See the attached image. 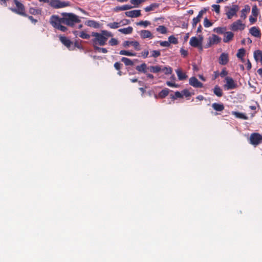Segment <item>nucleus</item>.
Instances as JSON below:
<instances>
[{
  "label": "nucleus",
  "instance_id": "0eeeda50",
  "mask_svg": "<svg viewBox=\"0 0 262 262\" xmlns=\"http://www.w3.org/2000/svg\"><path fill=\"white\" fill-rule=\"evenodd\" d=\"M48 3L52 7L56 9L66 7L70 5L69 2H62L60 0H49Z\"/></svg>",
  "mask_w": 262,
  "mask_h": 262
},
{
  "label": "nucleus",
  "instance_id": "4468645a",
  "mask_svg": "<svg viewBox=\"0 0 262 262\" xmlns=\"http://www.w3.org/2000/svg\"><path fill=\"white\" fill-rule=\"evenodd\" d=\"M229 61L228 55L224 53H222L219 58V63L221 65H226Z\"/></svg>",
  "mask_w": 262,
  "mask_h": 262
},
{
  "label": "nucleus",
  "instance_id": "bf43d9fd",
  "mask_svg": "<svg viewBox=\"0 0 262 262\" xmlns=\"http://www.w3.org/2000/svg\"><path fill=\"white\" fill-rule=\"evenodd\" d=\"M228 73L226 71V68H224L220 74V75L222 77H224L228 75Z\"/></svg>",
  "mask_w": 262,
  "mask_h": 262
},
{
  "label": "nucleus",
  "instance_id": "ddd939ff",
  "mask_svg": "<svg viewBox=\"0 0 262 262\" xmlns=\"http://www.w3.org/2000/svg\"><path fill=\"white\" fill-rule=\"evenodd\" d=\"M125 14L126 16L129 17H138L141 15V10H134L129 11H126L125 12Z\"/></svg>",
  "mask_w": 262,
  "mask_h": 262
},
{
  "label": "nucleus",
  "instance_id": "c9c22d12",
  "mask_svg": "<svg viewBox=\"0 0 262 262\" xmlns=\"http://www.w3.org/2000/svg\"><path fill=\"white\" fill-rule=\"evenodd\" d=\"M254 58L256 61H258L260 58H262V51L256 50L254 52Z\"/></svg>",
  "mask_w": 262,
  "mask_h": 262
},
{
  "label": "nucleus",
  "instance_id": "e433bc0d",
  "mask_svg": "<svg viewBox=\"0 0 262 262\" xmlns=\"http://www.w3.org/2000/svg\"><path fill=\"white\" fill-rule=\"evenodd\" d=\"M121 22H113L108 23L107 26L111 29H117L121 26Z\"/></svg>",
  "mask_w": 262,
  "mask_h": 262
},
{
  "label": "nucleus",
  "instance_id": "a211bd4d",
  "mask_svg": "<svg viewBox=\"0 0 262 262\" xmlns=\"http://www.w3.org/2000/svg\"><path fill=\"white\" fill-rule=\"evenodd\" d=\"M169 93V90L167 88H165L159 92L158 96L155 95V97L156 98H157L158 97L160 98H164L168 95Z\"/></svg>",
  "mask_w": 262,
  "mask_h": 262
},
{
  "label": "nucleus",
  "instance_id": "c756f323",
  "mask_svg": "<svg viewBox=\"0 0 262 262\" xmlns=\"http://www.w3.org/2000/svg\"><path fill=\"white\" fill-rule=\"evenodd\" d=\"M159 6V4L157 3H152L148 6H147L144 8L146 12H149L151 11L155 10L156 8H158Z\"/></svg>",
  "mask_w": 262,
  "mask_h": 262
},
{
  "label": "nucleus",
  "instance_id": "de8ad7c7",
  "mask_svg": "<svg viewBox=\"0 0 262 262\" xmlns=\"http://www.w3.org/2000/svg\"><path fill=\"white\" fill-rule=\"evenodd\" d=\"M212 23L207 18H205L204 20V26L206 28H208L212 25Z\"/></svg>",
  "mask_w": 262,
  "mask_h": 262
},
{
  "label": "nucleus",
  "instance_id": "1a4fd4ad",
  "mask_svg": "<svg viewBox=\"0 0 262 262\" xmlns=\"http://www.w3.org/2000/svg\"><path fill=\"white\" fill-rule=\"evenodd\" d=\"M225 80L226 84H224V88L225 90H230L237 88V85L232 78L226 77Z\"/></svg>",
  "mask_w": 262,
  "mask_h": 262
},
{
  "label": "nucleus",
  "instance_id": "e2e57ef3",
  "mask_svg": "<svg viewBox=\"0 0 262 262\" xmlns=\"http://www.w3.org/2000/svg\"><path fill=\"white\" fill-rule=\"evenodd\" d=\"M206 11H207V10L206 9H204L203 10H201L199 12L197 17L201 19L202 18V17H203V14L205 13L206 12Z\"/></svg>",
  "mask_w": 262,
  "mask_h": 262
},
{
  "label": "nucleus",
  "instance_id": "bb28decb",
  "mask_svg": "<svg viewBox=\"0 0 262 262\" xmlns=\"http://www.w3.org/2000/svg\"><path fill=\"white\" fill-rule=\"evenodd\" d=\"M133 7L129 5H125L122 6H117L114 8L115 11L118 12L130 9Z\"/></svg>",
  "mask_w": 262,
  "mask_h": 262
},
{
  "label": "nucleus",
  "instance_id": "6e6d98bb",
  "mask_svg": "<svg viewBox=\"0 0 262 262\" xmlns=\"http://www.w3.org/2000/svg\"><path fill=\"white\" fill-rule=\"evenodd\" d=\"M212 7V8H213L214 11L216 13L219 14L220 13V5H213Z\"/></svg>",
  "mask_w": 262,
  "mask_h": 262
},
{
  "label": "nucleus",
  "instance_id": "412c9836",
  "mask_svg": "<svg viewBox=\"0 0 262 262\" xmlns=\"http://www.w3.org/2000/svg\"><path fill=\"white\" fill-rule=\"evenodd\" d=\"M148 67H147V64L145 63H143L140 65L137 66L136 67V69L139 72H142L143 73H147V70H148Z\"/></svg>",
  "mask_w": 262,
  "mask_h": 262
},
{
  "label": "nucleus",
  "instance_id": "aec40b11",
  "mask_svg": "<svg viewBox=\"0 0 262 262\" xmlns=\"http://www.w3.org/2000/svg\"><path fill=\"white\" fill-rule=\"evenodd\" d=\"M223 38V41L224 42H228L233 39L234 37V34L232 32H226Z\"/></svg>",
  "mask_w": 262,
  "mask_h": 262
},
{
  "label": "nucleus",
  "instance_id": "6e6552de",
  "mask_svg": "<svg viewBox=\"0 0 262 262\" xmlns=\"http://www.w3.org/2000/svg\"><path fill=\"white\" fill-rule=\"evenodd\" d=\"M203 41V36L200 35L199 38H198L196 37H192L189 41L190 45L193 47H198L200 50H202L203 49V47L202 46Z\"/></svg>",
  "mask_w": 262,
  "mask_h": 262
},
{
  "label": "nucleus",
  "instance_id": "864d4df0",
  "mask_svg": "<svg viewBox=\"0 0 262 262\" xmlns=\"http://www.w3.org/2000/svg\"><path fill=\"white\" fill-rule=\"evenodd\" d=\"M182 93L183 96H185L186 97H188L191 96L190 92L187 89H185L182 91Z\"/></svg>",
  "mask_w": 262,
  "mask_h": 262
},
{
  "label": "nucleus",
  "instance_id": "dca6fc26",
  "mask_svg": "<svg viewBox=\"0 0 262 262\" xmlns=\"http://www.w3.org/2000/svg\"><path fill=\"white\" fill-rule=\"evenodd\" d=\"M140 35L141 37L143 39L147 38H152L153 37V36L150 31L146 30L141 31Z\"/></svg>",
  "mask_w": 262,
  "mask_h": 262
},
{
  "label": "nucleus",
  "instance_id": "b1692460",
  "mask_svg": "<svg viewBox=\"0 0 262 262\" xmlns=\"http://www.w3.org/2000/svg\"><path fill=\"white\" fill-rule=\"evenodd\" d=\"M213 92L214 94L219 97H221L223 95L222 89L217 85L214 86Z\"/></svg>",
  "mask_w": 262,
  "mask_h": 262
},
{
  "label": "nucleus",
  "instance_id": "f3484780",
  "mask_svg": "<svg viewBox=\"0 0 262 262\" xmlns=\"http://www.w3.org/2000/svg\"><path fill=\"white\" fill-rule=\"evenodd\" d=\"M221 41V38L215 34H213L212 37L209 38V44L214 45L220 43Z\"/></svg>",
  "mask_w": 262,
  "mask_h": 262
},
{
  "label": "nucleus",
  "instance_id": "052dcab7",
  "mask_svg": "<svg viewBox=\"0 0 262 262\" xmlns=\"http://www.w3.org/2000/svg\"><path fill=\"white\" fill-rule=\"evenodd\" d=\"M206 11H207V10L206 9H204L203 10H201L199 12L197 17L201 19L202 18V17H203V14L205 13L206 12Z\"/></svg>",
  "mask_w": 262,
  "mask_h": 262
},
{
  "label": "nucleus",
  "instance_id": "4d7b16f0",
  "mask_svg": "<svg viewBox=\"0 0 262 262\" xmlns=\"http://www.w3.org/2000/svg\"><path fill=\"white\" fill-rule=\"evenodd\" d=\"M160 45L162 47H169L170 46L168 41H160Z\"/></svg>",
  "mask_w": 262,
  "mask_h": 262
},
{
  "label": "nucleus",
  "instance_id": "f704fd0d",
  "mask_svg": "<svg viewBox=\"0 0 262 262\" xmlns=\"http://www.w3.org/2000/svg\"><path fill=\"white\" fill-rule=\"evenodd\" d=\"M119 54L122 55H126L128 56H135L136 55V53H133L126 50H121Z\"/></svg>",
  "mask_w": 262,
  "mask_h": 262
},
{
  "label": "nucleus",
  "instance_id": "39448f33",
  "mask_svg": "<svg viewBox=\"0 0 262 262\" xmlns=\"http://www.w3.org/2000/svg\"><path fill=\"white\" fill-rule=\"evenodd\" d=\"M55 19H56V16L54 15H52L50 18V23L54 28L59 30L62 32H66L67 31L68 28L61 25L62 22H58L56 21Z\"/></svg>",
  "mask_w": 262,
  "mask_h": 262
},
{
  "label": "nucleus",
  "instance_id": "5fc2aeb1",
  "mask_svg": "<svg viewBox=\"0 0 262 262\" xmlns=\"http://www.w3.org/2000/svg\"><path fill=\"white\" fill-rule=\"evenodd\" d=\"M114 66L116 70L119 71L121 68L122 64L119 62H116L114 63Z\"/></svg>",
  "mask_w": 262,
  "mask_h": 262
},
{
  "label": "nucleus",
  "instance_id": "680f3d73",
  "mask_svg": "<svg viewBox=\"0 0 262 262\" xmlns=\"http://www.w3.org/2000/svg\"><path fill=\"white\" fill-rule=\"evenodd\" d=\"M206 11H207V10L206 9H204L203 10H201L199 12L197 17L201 19L202 18V17H203V14L205 13L206 12Z\"/></svg>",
  "mask_w": 262,
  "mask_h": 262
},
{
  "label": "nucleus",
  "instance_id": "4be33fe9",
  "mask_svg": "<svg viewBox=\"0 0 262 262\" xmlns=\"http://www.w3.org/2000/svg\"><path fill=\"white\" fill-rule=\"evenodd\" d=\"M176 72L179 80H184L187 78L186 74L183 73L181 69H177L176 70Z\"/></svg>",
  "mask_w": 262,
  "mask_h": 262
},
{
  "label": "nucleus",
  "instance_id": "7ed1b4c3",
  "mask_svg": "<svg viewBox=\"0 0 262 262\" xmlns=\"http://www.w3.org/2000/svg\"><path fill=\"white\" fill-rule=\"evenodd\" d=\"M14 2L16 6V8H11L12 12L20 15L23 16H28V15L25 13V9L24 5L17 0H14Z\"/></svg>",
  "mask_w": 262,
  "mask_h": 262
},
{
  "label": "nucleus",
  "instance_id": "603ef678",
  "mask_svg": "<svg viewBox=\"0 0 262 262\" xmlns=\"http://www.w3.org/2000/svg\"><path fill=\"white\" fill-rule=\"evenodd\" d=\"M200 20H201V19L199 18H198L197 16L196 17L193 18V19H192V27H195L196 26V24Z\"/></svg>",
  "mask_w": 262,
  "mask_h": 262
},
{
  "label": "nucleus",
  "instance_id": "393cba45",
  "mask_svg": "<svg viewBox=\"0 0 262 262\" xmlns=\"http://www.w3.org/2000/svg\"><path fill=\"white\" fill-rule=\"evenodd\" d=\"M250 8L248 5H246L245 8L241 11V18L243 19H246L247 17V14L250 11Z\"/></svg>",
  "mask_w": 262,
  "mask_h": 262
},
{
  "label": "nucleus",
  "instance_id": "cd10ccee",
  "mask_svg": "<svg viewBox=\"0 0 262 262\" xmlns=\"http://www.w3.org/2000/svg\"><path fill=\"white\" fill-rule=\"evenodd\" d=\"M148 70H149L150 72L157 73L162 71V68L160 66H150L148 67Z\"/></svg>",
  "mask_w": 262,
  "mask_h": 262
},
{
  "label": "nucleus",
  "instance_id": "2eb2a0df",
  "mask_svg": "<svg viewBox=\"0 0 262 262\" xmlns=\"http://www.w3.org/2000/svg\"><path fill=\"white\" fill-rule=\"evenodd\" d=\"M59 40L61 42V43L64 45L66 47L68 48L69 49L70 48L71 46L73 44V42L67 38L65 36H60Z\"/></svg>",
  "mask_w": 262,
  "mask_h": 262
},
{
  "label": "nucleus",
  "instance_id": "4c0bfd02",
  "mask_svg": "<svg viewBox=\"0 0 262 262\" xmlns=\"http://www.w3.org/2000/svg\"><path fill=\"white\" fill-rule=\"evenodd\" d=\"M156 30L157 32H160L162 34H165L167 33V28L164 26H159L158 28H156Z\"/></svg>",
  "mask_w": 262,
  "mask_h": 262
},
{
  "label": "nucleus",
  "instance_id": "6ab92c4d",
  "mask_svg": "<svg viewBox=\"0 0 262 262\" xmlns=\"http://www.w3.org/2000/svg\"><path fill=\"white\" fill-rule=\"evenodd\" d=\"M250 33L252 36L256 37H260L261 35L260 31L259 29L255 27H252L250 28Z\"/></svg>",
  "mask_w": 262,
  "mask_h": 262
},
{
  "label": "nucleus",
  "instance_id": "a19ab883",
  "mask_svg": "<svg viewBox=\"0 0 262 262\" xmlns=\"http://www.w3.org/2000/svg\"><path fill=\"white\" fill-rule=\"evenodd\" d=\"M162 71L166 75H169L171 74L172 73V69L170 67H165L163 68H162Z\"/></svg>",
  "mask_w": 262,
  "mask_h": 262
},
{
  "label": "nucleus",
  "instance_id": "f8f14e48",
  "mask_svg": "<svg viewBox=\"0 0 262 262\" xmlns=\"http://www.w3.org/2000/svg\"><path fill=\"white\" fill-rule=\"evenodd\" d=\"M189 84L196 88H201L203 86V84L199 81L195 77H192L189 79Z\"/></svg>",
  "mask_w": 262,
  "mask_h": 262
},
{
  "label": "nucleus",
  "instance_id": "c85d7f7f",
  "mask_svg": "<svg viewBox=\"0 0 262 262\" xmlns=\"http://www.w3.org/2000/svg\"><path fill=\"white\" fill-rule=\"evenodd\" d=\"M133 29L132 27H128L125 28L119 29L118 31L124 34H129L133 32Z\"/></svg>",
  "mask_w": 262,
  "mask_h": 262
},
{
  "label": "nucleus",
  "instance_id": "a878e982",
  "mask_svg": "<svg viewBox=\"0 0 262 262\" xmlns=\"http://www.w3.org/2000/svg\"><path fill=\"white\" fill-rule=\"evenodd\" d=\"M231 114L235 116L236 118H240L244 120H247L248 119V117L244 113L235 112V111H232L231 112Z\"/></svg>",
  "mask_w": 262,
  "mask_h": 262
},
{
  "label": "nucleus",
  "instance_id": "7c9ffc66",
  "mask_svg": "<svg viewBox=\"0 0 262 262\" xmlns=\"http://www.w3.org/2000/svg\"><path fill=\"white\" fill-rule=\"evenodd\" d=\"M29 12L32 15H40L41 14V10L40 9H36L35 8L31 7L29 9Z\"/></svg>",
  "mask_w": 262,
  "mask_h": 262
},
{
  "label": "nucleus",
  "instance_id": "f257e3e1",
  "mask_svg": "<svg viewBox=\"0 0 262 262\" xmlns=\"http://www.w3.org/2000/svg\"><path fill=\"white\" fill-rule=\"evenodd\" d=\"M92 36L95 37V38L92 39L93 42V47L94 46H104L108 39V37H112L113 34L107 30H102L101 33H99L98 32H92Z\"/></svg>",
  "mask_w": 262,
  "mask_h": 262
},
{
  "label": "nucleus",
  "instance_id": "ea45409f",
  "mask_svg": "<svg viewBox=\"0 0 262 262\" xmlns=\"http://www.w3.org/2000/svg\"><path fill=\"white\" fill-rule=\"evenodd\" d=\"M171 98L173 100H175L177 98H181L183 97V95L182 92L180 93L179 91L176 92L174 93V95H171Z\"/></svg>",
  "mask_w": 262,
  "mask_h": 262
},
{
  "label": "nucleus",
  "instance_id": "473e14b6",
  "mask_svg": "<svg viewBox=\"0 0 262 262\" xmlns=\"http://www.w3.org/2000/svg\"><path fill=\"white\" fill-rule=\"evenodd\" d=\"M121 61L123 62L125 66H133L134 62L130 59L126 57H122L121 59Z\"/></svg>",
  "mask_w": 262,
  "mask_h": 262
},
{
  "label": "nucleus",
  "instance_id": "9b49d317",
  "mask_svg": "<svg viewBox=\"0 0 262 262\" xmlns=\"http://www.w3.org/2000/svg\"><path fill=\"white\" fill-rule=\"evenodd\" d=\"M130 45H132L133 46H134L135 49L137 51H139L140 50L139 42L137 41L126 40L124 41L123 43V46L124 48H127Z\"/></svg>",
  "mask_w": 262,
  "mask_h": 262
},
{
  "label": "nucleus",
  "instance_id": "09e8293b",
  "mask_svg": "<svg viewBox=\"0 0 262 262\" xmlns=\"http://www.w3.org/2000/svg\"><path fill=\"white\" fill-rule=\"evenodd\" d=\"M252 14L255 17H256L258 14V10L256 5L254 6L252 8Z\"/></svg>",
  "mask_w": 262,
  "mask_h": 262
},
{
  "label": "nucleus",
  "instance_id": "79ce46f5",
  "mask_svg": "<svg viewBox=\"0 0 262 262\" xmlns=\"http://www.w3.org/2000/svg\"><path fill=\"white\" fill-rule=\"evenodd\" d=\"M150 24V23L149 21L147 20H141L139 22H138L136 23V25L138 26H142L146 28L147 26L149 25Z\"/></svg>",
  "mask_w": 262,
  "mask_h": 262
},
{
  "label": "nucleus",
  "instance_id": "72a5a7b5",
  "mask_svg": "<svg viewBox=\"0 0 262 262\" xmlns=\"http://www.w3.org/2000/svg\"><path fill=\"white\" fill-rule=\"evenodd\" d=\"M226 27H217L213 29V31L219 34H224L226 32Z\"/></svg>",
  "mask_w": 262,
  "mask_h": 262
},
{
  "label": "nucleus",
  "instance_id": "2f4dec72",
  "mask_svg": "<svg viewBox=\"0 0 262 262\" xmlns=\"http://www.w3.org/2000/svg\"><path fill=\"white\" fill-rule=\"evenodd\" d=\"M245 54V50L244 48L239 49L238 50L237 53L236 54V56L241 59L243 62L244 61V59L243 58Z\"/></svg>",
  "mask_w": 262,
  "mask_h": 262
},
{
  "label": "nucleus",
  "instance_id": "a18cd8bd",
  "mask_svg": "<svg viewBox=\"0 0 262 262\" xmlns=\"http://www.w3.org/2000/svg\"><path fill=\"white\" fill-rule=\"evenodd\" d=\"M147 0H130V2L132 5H134L135 6H138L142 3H143Z\"/></svg>",
  "mask_w": 262,
  "mask_h": 262
},
{
  "label": "nucleus",
  "instance_id": "338daca9",
  "mask_svg": "<svg viewBox=\"0 0 262 262\" xmlns=\"http://www.w3.org/2000/svg\"><path fill=\"white\" fill-rule=\"evenodd\" d=\"M180 52H181V55H183L184 57H185V56H187V55H188L187 51H186L183 49H181Z\"/></svg>",
  "mask_w": 262,
  "mask_h": 262
},
{
  "label": "nucleus",
  "instance_id": "3c124183",
  "mask_svg": "<svg viewBox=\"0 0 262 262\" xmlns=\"http://www.w3.org/2000/svg\"><path fill=\"white\" fill-rule=\"evenodd\" d=\"M109 44L111 45V46H116L118 44L119 42L118 41V40L115 38H112L110 40H109V42H108Z\"/></svg>",
  "mask_w": 262,
  "mask_h": 262
},
{
  "label": "nucleus",
  "instance_id": "9d476101",
  "mask_svg": "<svg viewBox=\"0 0 262 262\" xmlns=\"http://www.w3.org/2000/svg\"><path fill=\"white\" fill-rule=\"evenodd\" d=\"M245 28V24H243L242 21L239 19L234 21L230 25V29L233 31H236L239 30H243Z\"/></svg>",
  "mask_w": 262,
  "mask_h": 262
},
{
  "label": "nucleus",
  "instance_id": "774afa93",
  "mask_svg": "<svg viewBox=\"0 0 262 262\" xmlns=\"http://www.w3.org/2000/svg\"><path fill=\"white\" fill-rule=\"evenodd\" d=\"M247 64V70H249L251 69L252 65L249 59L247 60V62L246 63Z\"/></svg>",
  "mask_w": 262,
  "mask_h": 262
},
{
  "label": "nucleus",
  "instance_id": "c03bdc74",
  "mask_svg": "<svg viewBox=\"0 0 262 262\" xmlns=\"http://www.w3.org/2000/svg\"><path fill=\"white\" fill-rule=\"evenodd\" d=\"M94 48L96 51L99 52H102L103 53H106L107 52V50L106 48H100L98 46H94Z\"/></svg>",
  "mask_w": 262,
  "mask_h": 262
},
{
  "label": "nucleus",
  "instance_id": "20e7f679",
  "mask_svg": "<svg viewBox=\"0 0 262 262\" xmlns=\"http://www.w3.org/2000/svg\"><path fill=\"white\" fill-rule=\"evenodd\" d=\"M249 143L255 147L262 143V135L257 133L251 134L249 138Z\"/></svg>",
  "mask_w": 262,
  "mask_h": 262
},
{
  "label": "nucleus",
  "instance_id": "423d86ee",
  "mask_svg": "<svg viewBox=\"0 0 262 262\" xmlns=\"http://www.w3.org/2000/svg\"><path fill=\"white\" fill-rule=\"evenodd\" d=\"M226 11V14L228 19H231L233 16H237V12L239 10V7L238 5H232L231 7H227Z\"/></svg>",
  "mask_w": 262,
  "mask_h": 262
},
{
  "label": "nucleus",
  "instance_id": "13d9d810",
  "mask_svg": "<svg viewBox=\"0 0 262 262\" xmlns=\"http://www.w3.org/2000/svg\"><path fill=\"white\" fill-rule=\"evenodd\" d=\"M166 84L170 87H173V88L179 87V85L178 84H176L175 83L170 82V81H167Z\"/></svg>",
  "mask_w": 262,
  "mask_h": 262
},
{
  "label": "nucleus",
  "instance_id": "5701e85b",
  "mask_svg": "<svg viewBox=\"0 0 262 262\" xmlns=\"http://www.w3.org/2000/svg\"><path fill=\"white\" fill-rule=\"evenodd\" d=\"M212 107L214 110L217 112H222L224 108V105L223 103H213L212 104Z\"/></svg>",
  "mask_w": 262,
  "mask_h": 262
},
{
  "label": "nucleus",
  "instance_id": "f03ea898",
  "mask_svg": "<svg viewBox=\"0 0 262 262\" xmlns=\"http://www.w3.org/2000/svg\"><path fill=\"white\" fill-rule=\"evenodd\" d=\"M56 16V21L62 22V24L69 26H73L76 23L80 22L78 16L73 13H62V17L54 15Z\"/></svg>",
  "mask_w": 262,
  "mask_h": 262
},
{
  "label": "nucleus",
  "instance_id": "0e129e2a",
  "mask_svg": "<svg viewBox=\"0 0 262 262\" xmlns=\"http://www.w3.org/2000/svg\"><path fill=\"white\" fill-rule=\"evenodd\" d=\"M27 17L34 24H35L37 22V20L34 18V17L32 16H29L28 15V16H27Z\"/></svg>",
  "mask_w": 262,
  "mask_h": 262
},
{
  "label": "nucleus",
  "instance_id": "8fccbe9b",
  "mask_svg": "<svg viewBox=\"0 0 262 262\" xmlns=\"http://www.w3.org/2000/svg\"><path fill=\"white\" fill-rule=\"evenodd\" d=\"M79 36L83 39H89L90 38V35L83 31L80 32Z\"/></svg>",
  "mask_w": 262,
  "mask_h": 262
},
{
  "label": "nucleus",
  "instance_id": "69168bd1",
  "mask_svg": "<svg viewBox=\"0 0 262 262\" xmlns=\"http://www.w3.org/2000/svg\"><path fill=\"white\" fill-rule=\"evenodd\" d=\"M142 56L144 58H147L148 54L149 52L148 50H145L141 53Z\"/></svg>",
  "mask_w": 262,
  "mask_h": 262
},
{
  "label": "nucleus",
  "instance_id": "37998d69",
  "mask_svg": "<svg viewBox=\"0 0 262 262\" xmlns=\"http://www.w3.org/2000/svg\"><path fill=\"white\" fill-rule=\"evenodd\" d=\"M86 24L87 26L90 27H93L94 28L98 27V24L94 20H88Z\"/></svg>",
  "mask_w": 262,
  "mask_h": 262
},
{
  "label": "nucleus",
  "instance_id": "58836bf2",
  "mask_svg": "<svg viewBox=\"0 0 262 262\" xmlns=\"http://www.w3.org/2000/svg\"><path fill=\"white\" fill-rule=\"evenodd\" d=\"M168 42L170 43L177 44L178 43V39L173 35H171L168 37Z\"/></svg>",
  "mask_w": 262,
  "mask_h": 262
},
{
  "label": "nucleus",
  "instance_id": "49530a36",
  "mask_svg": "<svg viewBox=\"0 0 262 262\" xmlns=\"http://www.w3.org/2000/svg\"><path fill=\"white\" fill-rule=\"evenodd\" d=\"M150 53H151L150 57H152L154 58H157V57L160 56L161 55L160 51H158V50H153V51H151Z\"/></svg>",
  "mask_w": 262,
  "mask_h": 262
}]
</instances>
